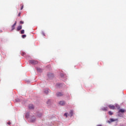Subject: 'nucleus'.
Wrapping results in <instances>:
<instances>
[{"instance_id": "12", "label": "nucleus", "mask_w": 126, "mask_h": 126, "mask_svg": "<svg viewBox=\"0 0 126 126\" xmlns=\"http://www.w3.org/2000/svg\"><path fill=\"white\" fill-rule=\"evenodd\" d=\"M103 111H107L108 110V107H104L102 108Z\"/></svg>"}, {"instance_id": "9", "label": "nucleus", "mask_w": 126, "mask_h": 126, "mask_svg": "<svg viewBox=\"0 0 126 126\" xmlns=\"http://www.w3.org/2000/svg\"><path fill=\"white\" fill-rule=\"evenodd\" d=\"M29 108V109H34V106L32 104H30Z\"/></svg>"}, {"instance_id": "24", "label": "nucleus", "mask_w": 126, "mask_h": 126, "mask_svg": "<svg viewBox=\"0 0 126 126\" xmlns=\"http://www.w3.org/2000/svg\"><path fill=\"white\" fill-rule=\"evenodd\" d=\"M32 122H35V120H34L32 121Z\"/></svg>"}, {"instance_id": "13", "label": "nucleus", "mask_w": 126, "mask_h": 126, "mask_svg": "<svg viewBox=\"0 0 126 126\" xmlns=\"http://www.w3.org/2000/svg\"><path fill=\"white\" fill-rule=\"evenodd\" d=\"M108 114L110 116H112V115H113V112H112V111H109Z\"/></svg>"}, {"instance_id": "5", "label": "nucleus", "mask_w": 126, "mask_h": 126, "mask_svg": "<svg viewBox=\"0 0 126 126\" xmlns=\"http://www.w3.org/2000/svg\"><path fill=\"white\" fill-rule=\"evenodd\" d=\"M63 93H60V92H58L57 94V96L58 97H60V96H63Z\"/></svg>"}, {"instance_id": "10", "label": "nucleus", "mask_w": 126, "mask_h": 126, "mask_svg": "<svg viewBox=\"0 0 126 126\" xmlns=\"http://www.w3.org/2000/svg\"><path fill=\"white\" fill-rule=\"evenodd\" d=\"M73 115V112L72 111V110H71L70 111V117H72Z\"/></svg>"}, {"instance_id": "7", "label": "nucleus", "mask_w": 126, "mask_h": 126, "mask_svg": "<svg viewBox=\"0 0 126 126\" xmlns=\"http://www.w3.org/2000/svg\"><path fill=\"white\" fill-rule=\"evenodd\" d=\"M116 121H118V119H110V121L111 123H113V122H116Z\"/></svg>"}, {"instance_id": "3", "label": "nucleus", "mask_w": 126, "mask_h": 126, "mask_svg": "<svg viewBox=\"0 0 126 126\" xmlns=\"http://www.w3.org/2000/svg\"><path fill=\"white\" fill-rule=\"evenodd\" d=\"M16 23H17V22H16V21L15 22V23L12 26V27H11V28H12V30H14V29H15V26H16Z\"/></svg>"}, {"instance_id": "17", "label": "nucleus", "mask_w": 126, "mask_h": 126, "mask_svg": "<svg viewBox=\"0 0 126 126\" xmlns=\"http://www.w3.org/2000/svg\"><path fill=\"white\" fill-rule=\"evenodd\" d=\"M20 23L21 24H23V23H24V22H23V21H21L20 22Z\"/></svg>"}, {"instance_id": "20", "label": "nucleus", "mask_w": 126, "mask_h": 126, "mask_svg": "<svg viewBox=\"0 0 126 126\" xmlns=\"http://www.w3.org/2000/svg\"><path fill=\"white\" fill-rule=\"evenodd\" d=\"M25 55V53H22V56H23V57H24V56Z\"/></svg>"}, {"instance_id": "1", "label": "nucleus", "mask_w": 126, "mask_h": 126, "mask_svg": "<svg viewBox=\"0 0 126 126\" xmlns=\"http://www.w3.org/2000/svg\"><path fill=\"white\" fill-rule=\"evenodd\" d=\"M29 63H31L32 64H37L38 61L35 60H30Z\"/></svg>"}, {"instance_id": "14", "label": "nucleus", "mask_w": 126, "mask_h": 126, "mask_svg": "<svg viewBox=\"0 0 126 126\" xmlns=\"http://www.w3.org/2000/svg\"><path fill=\"white\" fill-rule=\"evenodd\" d=\"M21 33L24 34V30H22V31H21Z\"/></svg>"}, {"instance_id": "4", "label": "nucleus", "mask_w": 126, "mask_h": 126, "mask_svg": "<svg viewBox=\"0 0 126 126\" xmlns=\"http://www.w3.org/2000/svg\"><path fill=\"white\" fill-rule=\"evenodd\" d=\"M109 108H110L111 110H115V106L112 105H109L108 106Z\"/></svg>"}, {"instance_id": "16", "label": "nucleus", "mask_w": 126, "mask_h": 126, "mask_svg": "<svg viewBox=\"0 0 126 126\" xmlns=\"http://www.w3.org/2000/svg\"><path fill=\"white\" fill-rule=\"evenodd\" d=\"M64 116L65 117H66V118H67V113H65V114H64Z\"/></svg>"}, {"instance_id": "6", "label": "nucleus", "mask_w": 126, "mask_h": 126, "mask_svg": "<svg viewBox=\"0 0 126 126\" xmlns=\"http://www.w3.org/2000/svg\"><path fill=\"white\" fill-rule=\"evenodd\" d=\"M22 29V26H19L17 28V30L18 31H20V30H21Z\"/></svg>"}, {"instance_id": "22", "label": "nucleus", "mask_w": 126, "mask_h": 126, "mask_svg": "<svg viewBox=\"0 0 126 126\" xmlns=\"http://www.w3.org/2000/svg\"><path fill=\"white\" fill-rule=\"evenodd\" d=\"M20 14H21V13H19L18 14V16H20Z\"/></svg>"}, {"instance_id": "15", "label": "nucleus", "mask_w": 126, "mask_h": 126, "mask_svg": "<svg viewBox=\"0 0 126 126\" xmlns=\"http://www.w3.org/2000/svg\"><path fill=\"white\" fill-rule=\"evenodd\" d=\"M25 37H26V35L24 34L22 35V38H23L24 39L25 38Z\"/></svg>"}, {"instance_id": "11", "label": "nucleus", "mask_w": 126, "mask_h": 126, "mask_svg": "<svg viewBox=\"0 0 126 126\" xmlns=\"http://www.w3.org/2000/svg\"><path fill=\"white\" fill-rule=\"evenodd\" d=\"M44 93L46 94H48V93H49V90H46L45 91H44Z\"/></svg>"}, {"instance_id": "8", "label": "nucleus", "mask_w": 126, "mask_h": 126, "mask_svg": "<svg viewBox=\"0 0 126 126\" xmlns=\"http://www.w3.org/2000/svg\"><path fill=\"white\" fill-rule=\"evenodd\" d=\"M125 109H120L119 111V113H125Z\"/></svg>"}, {"instance_id": "18", "label": "nucleus", "mask_w": 126, "mask_h": 126, "mask_svg": "<svg viewBox=\"0 0 126 126\" xmlns=\"http://www.w3.org/2000/svg\"><path fill=\"white\" fill-rule=\"evenodd\" d=\"M24 6L23 5H22V7H21V10H22L23 9Z\"/></svg>"}, {"instance_id": "25", "label": "nucleus", "mask_w": 126, "mask_h": 126, "mask_svg": "<svg viewBox=\"0 0 126 126\" xmlns=\"http://www.w3.org/2000/svg\"><path fill=\"white\" fill-rule=\"evenodd\" d=\"M0 32H1V31H0Z\"/></svg>"}, {"instance_id": "2", "label": "nucleus", "mask_w": 126, "mask_h": 126, "mask_svg": "<svg viewBox=\"0 0 126 126\" xmlns=\"http://www.w3.org/2000/svg\"><path fill=\"white\" fill-rule=\"evenodd\" d=\"M59 104L61 106H64L65 105V102L64 101H61L59 102Z\"/></svg>"}, {"instance_id": "21", "label": "nucleus", "mask_w": 126, "mask_h": 126, "mask_svg": "<svg viewBox=\"0 0 126 126\" xmlns=\"http://www.w3.org/2000/svg\"><path fill=\"white\" fill-rule=\"evenodd\" d=\"M16 101L17 102H19V99H16Z\"/></svg>"}, {"instance_id": "23", "label": "nucleus", "mask_w": 126, "mask_h": 126, "mask_svg": "<svg viewBox=\"0 0 126 126\" xmlns=\"http://www.w3.org/2000/svg\"><path fill=\"white\" fill-rule=\"evenodd\" d=\"M97 126H102L101 125H97Z\"/></svg>"}, {"instance_id": "19", "label": "nucleus", "mask_w": 126, "mask_h": 126, "mask_svg": "<svg viewBox=\"0 0 126 126\" xmlns=\"http://www.w3.org/2000/svg\"><path fill=\"white\" fill-rule=\"evenodd\" d=\"M11 124V123H10V122H7V125H10Z\"/></svg>"}]
</instances>
